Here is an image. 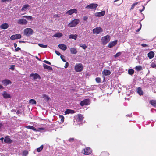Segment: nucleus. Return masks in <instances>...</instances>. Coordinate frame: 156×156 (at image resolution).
<instances>
[{
	"mask_svg": "<svg viewBox=\"0 0 156 156\" xmlns=\"http://www.w3.org/2000/svg\"><path fill=\"white\" fill-rule=\"evenodd\" d=\"M17 23L19 24L23 25H25L27 23V21L24 19L22 18L17 20Z\"/></svg>",
	"mask_w": 156,
	"mask_h": 156,
	"instance_id": "obj_8",
	"label": "nucleus"
},
{
	"mask_svg": "<svg viewBox=\"0 0 156 156\" xmlns=\"http://www.w3.org/2000/svg\"><path fill=\"white\" fill-rule=\"evenodd\" d=\"M14 47L15 48H16L17 46V44L16 43H15L14 44Z\"/></svg>",
	"mask_w": 156,
	"mask_h": 156,
	"instance_id": "obj_62",
	"label": "nucleus"
},
{
	"mask_svg": "<svg viewBox=\"0 0 156 156\" xmlns=\"http://www.w3.org/2000/svg\"><path fill=\"white\" fill-rule=\"evenodd\" d=\"M136 92L140 96L142 95L143 94V92L140 87H138L136 89Z\"/></svg>",
	"mask_w": 156,
	"mask_h": 156,
	"instance_id": "obj_19",
	"label": "nucleus"
},
{
	"mask_svg": "<svg viewBox=\"0 0 156 156\" xmlns=\"http://www.w3.org/2000/svg\"><path fill=\"white\" fill-rule=\"evenodd\" d=\"M115 0L114 2V4L116 6H119L123 2V0Z\"/></svg>",
	"mask_w": 156,
	"mask_h": 156,
	"instance_id": "obj_18",
	"label": "nucleus"
},
{
	"mask_svg": "<svg viewBox=\"0 0 156 156\" xmlns=\"http://www.w3.org/2000/svg\"><path fill=\"white\" fill-rule=\"evenodd\" d=\"M15 69V66L14 65H11L10 66V67L9 68V69H11L12 70H14Z\"/></svg>",
	"mask_w": 156,
	"mask_h": 156,
	"instance_id": "obj_49",
	"label": "nucleus"
},
{
	"mask_svg": "<svg viewBox=\"0 0 156 156\" xmlns=\"http://www.w3.org/2000/svg\"><path fill=\"white\" fill-rule=\"evenodd\" d=\"M43 98H44L45 101H47L49 100V98L48 96L44 94L43 95Z\"/></svg>",
	"mask_w": 156,
	"mask_h": 156,
	"instance_id": "obj_36",
	"label": "nucleus"
},
{
	"mask_svg": "<svg viewBox=\"0 0 156 156\" xmlns=\"http://www.w3.org/2000/svg\"><path fill=\"white\" fill-rule=\"evenodd\" d=\"M62 36V33L59 32L55 34L52 37H60Z\"/></svg>",
	"mask_w": 156,
	"mask_h": 156,
	"instance_id": "obj_29",
	"label": "nucleus"
},
{
	"mask_svg": "<svg viewBox=\"0 0 156 156\" xmlns=\"http://www.w3.org/2000/svg\"><path fill=\"white\" fill-rule=\"evenodd\" d=\"M20 50V48L19 47H18L17 48H16L15 49L16 51H17Z\"/></svg>",
	"mask_w": 156,
	"mask_h": 156,
	"instance_id": "obj_58",
	"label": "nucleus"
},
{
	"mask_svg": "<svg viewBox=\"0 0 156 156\" xmlns=\"http://www.w3.org/2000/svg\"><path fill=\"white\" fill-rule=\"evenodd\" d=\"M23 17L29 20H33V17L31 16H23Z\"/></svg>",
	"mask_w": 156,
	"mask_h": 156,
	"instance_id": "obj_33",
	"label": "nucleus"
},
{
	"mask_svg": "<svg viewBox=\"0 0 156 156\" xmlns=\"http://www.w3.org/2000/svg\"><path fill=\"white\" fill-rule=\"evenodd\" d=\"M44 147V146L43 145H41V146L37 149V151L39 152L42 151Z\"/></svg>",
	"mask_w": 156,
	"mask_h": 156,
	"instance_id": "obj_39",
	"label": "nucleus"
},
{
	"mask_svg": "<svg viewBox=\"0 0 156 156\" xmlns=\"http://www.w3.org/2000/svg\"><path fill=\"white\" fill-rule=\"evenodd\" d=\"M135 69L137 71H140L142 69V67L140 66H138L135 67Z\"/></svg>",
	"mask_w": 156,
	"mask_h": 156,
	"instance_id": "obj_40",
	"label": "nucleus"
},
{
	"mask_svg": "<svg viewBox=\"0 0 156 156\" xmlns=\"http://www.w3.org/2000/svg\"><path fill=\"white\" fill-rule=\"evenodd\" d=\"M93 33L95 34H98L103 31L102 29L100 27H96L93 30Z\"/></svg>",
	"mask_w": 156,
	"mask_h": 156,
	"instance_id": "obj_7",
	"label": "nucleus"
},
{
	"mask_svg": "<svg viewBox=\"0 0 156 156\" xmlns=\"http://www.w3.org/2000/svg\"><path fill=\"white\" fill-rule=\"evenodd\" d=\"M69 65V63L68 62H66V63L65 66H64V67L65 68H67L68 67Z\"/></svg>",
	"mask_w": 156,
	"mask_h": 156,
	"instance_id": "obj_53",
	"label": "nucleus"
},
{
	"mask_svg": "<svg viewBox=\"0 0 156 156\" xmlns=\"http://www.w3.org/2000/svg\"><path fill=\"white\" fill-rule=\"evenodd\" d=\"M71 53L73 54H76L77 52V51L76 48H72L70 49Z\"/></svg>",
	"mask_w": 156,
	"mask_h": 156,
	"instance_id": "obj_24",
	"label": "nucleus"
},
{
	"mask_svg": "<svg viewBox=\"0 0 156 156\" xmlns=\"http://www.w3.org/2000/svg\"><path fill=\"white\" fill-rule=\"evenodd\" d=\"M28 154V151L27 150L23 151L22 152L23 156H27Z\"/></svg>",
	"mask_w": 156,
	"mask_h": 156,
	"instance_id": "obj_35",
	"label": "nucleus"
},
{
	"mask_svg": "<svg viewBox=\"0 0 156 156\" xmlns=\"http://www.w3.org/2000/svg\"><path fill=\"white\" fill-rule=\"evenodd\" d=\"M105 11H102L100 12H96L95 13V16L96 17H100L104 16L105 14Z\"/></svg>",
	"mask_w": 156,
	"mask_h": 156,
	"instance_id": "obj_12",
	"label": "nucleus"
},
{
	"mask_svg": "<svg viewBox=\"0 0 156 156\" xmlns=\"http://www.w3.org/2000/svg\"><path fill=\"white\" fill-rule=\"evenodd\" d=\"M77 35L70 34L69 36V38L70 39H74L75 40H76L77 39Z\"/></svg>",
	"mask_w": 156,
	"mask_h": 156,
	"instance_id": "obj_30",
	"label": "nucleus"
},
{
	"mask_svg": "<svg viewBox=\"0 0 156 156\" xmlns=\"http://www.w3.org/2000/svg\"><path fill=\"white\" fill-rule=\"evenodd\" d=\"M74 69L76 72H80L83 70V67L81 63H77L75 65Z\"/></svg>",
	"mask_w": 156,
	"mask_h": 156,
	"instance_id": "obj_3",
	"label": "nucleus"
},
{
	"mask_svg": "<svg viewBox=\"0 0 156 156\" xmlns=\"http://www.w3.org/2000/svg\"><path fill=\"white\" fill-rule=\"evenodd\" d=\"M4 142L5 143L11 144L12 142V140L10 138L9 136H6L4 139Z\"/></svg>",
	"mask_w": 156,
	"mask_h": 156,
	"instance_id": "obj_11",
	"label": "nucleus"
},
{
	"mask_svg": "<svg viewBox=\"0 0 156 156\" xmlns=\"http://www.w3.org/2000/svg\"><path fill=\"white\" fill-rule=\"evenodd\" d=\"M84 117L83 116V115L80 114L78 115V119L80 122H81L83 120Z\"/></svg>",
	"mask_w": 156,
	"mask_h": 156,
	"instance_id": "obj_28",
	"label": "nucleus"
},
{
	"mask_svg": "<svg viewBox=\"0 0 156 156\" xmlns=\"http://www.w3.org/2000/svg\"><path fill=\"white\" fill-rule=\"evenodd\" d=\"M147 55L148 57L149 58L151 59L154 57V53L153 51H151L148 53Z\"/></svg>",
	"mask_w": 156,
	"mask_h": 156,
	"instance_id": "obj_27",
	"label": "nucleus"
},
{
	"mask_svg": "<svg viewBox=\"0 0 156 156\" xmlns=\"http://www.w3.org/2000/svg\"><path fill=\"white\" fill-rule=\"evenodd\" d=\"M43 67H44V68L45 69H48V70L51 71V70H52L53 69L52 67H51L49 66H48L47 65H46V64H43Z\"/></svg>",
	"mask_w": 156,
	"mask_h": 156,
	"instance_id": "obj_26",
	"label": "nucleus"
},
{
	"mask_svg": "<svg viewBox=\"0 0 156 156\" xmlns=\"http://www.w3.org/2000/svg\"><path fill=\"white\" fill-rule=\"evenodd\" d=\"M38 45L40 47L43 48H47V45H43V44H39Z\"/></svg>",
	"mask_w": 156,
	"mask_h": 156,
	"instance_id": "obj_42",
	"label": "nucleus"
},
{
	"mask_svg": "<svg viewBox=\"0 0 156 156\" xmlns=\"http://www.w3.org/2000/svg\"><path fill=\"white\" fill-rule=\"evenodd\" d=\"M141 46L143 47H149L148 45L145 44H142Z\"/></svg>",
	"mask_w": 156,
	"mask_h": 156,
	"instance_id": "obj_50",
	"label": "nucleus"
},
{
	"mask_svg": "<svg viewBox=\"0 0 156 156\" xmlns=\"http://www.w3.org/2000/svg\"><path fill=\"white\" fill-rule=\"evenodd\" d=\"M79 46L80 47H82L83 49H84L87 48V46L85 44H80Z\"/></svg>",
	"mask_w": 156,
	"mask_h": 156,
	"instance_id": "obj_43",
	"label": "nucleus"
},
{
	"mask_svg": "<svg viewBox=\"0 0 156 156\" xmlns=\"http://www.w3.org/2000/svg\"><path fill=\"white\" fill-rule=\"evenodd\" d=\"M74 140V138H71L69 139V141L72 142H73Z\"/></svg>",
	"mask_w": 156,
	"mask_h": 156,
	"instance_id": "obj_52",
	"label": "nucleus"
},
{
	"mask_svg": "<svg viewBox=\"0 0 156 156\" xmlns=\"http://www.w3.org/2000/svg\"><path fill=\"white\" fill-rule=\"evenodd\" d=\"M126 116H129V117H131L132 116V114H128L127 115H126Z\"/></svg>",
	"mask_w": 156,
	"mask_h": 156,
	"instance_id": "obj_63",
	"label": "nucleus"
},
{
	"mask_svg": "<svg viewBox=\"0 0 156 156\" xmlns=\"http://www.w3.org/2000/svg\"><path fill=\"white\" fill-rule=\"evenodd\" d=\"M145 9V7L144 6H143V9H140L139 11L140 12H142Z\"/></svg>",
	"mask_w": 156,
	"mask_h": 156,
	"instance_id": "obj_55",
	"label": "nucleus"
},
{
	"mask_svg": "<svg viewBox=\"0 0 156 156\" xmlns=\"http://www.w3.org/2000/svg\"><path fill=\"white\" fill-rule=\"evenodd\" d=\"M2 83L5 86H7L12 83L11 81L8 79H5L2 80Z\"/></svg>",
	"mask_w": 156,
	"mask_h": 156,
	"instance_id": "obj_14",
	"label": "nucleus"
},
{
	"mask_svg": "<svg viewBox=\"0 0 156 156\" xmlns=\"http://www.w3.org/2000/svg\"><path fill=\"white\" fill-rule=\"evenodd\" d=\"M4 139V138L3 137H1L0 138V140H1L2 143L3 142V140Z\"/></svg>",
	"mask_w": 156,
	"mask_h": 156,
	"instance_id": "obj_59",
	"label": "nucleus"
},
{
	"mask_svg": "<svg viewBox=\"0 0 156 156\" xmlns=\"http://www.w3.org/2000/svg\"><path fill=\"white\" fill-rule=\"evenodd\" d=\"M104 153L108 156L109 155V154L107 152H104Z\"/></svg>",
	"mask_w": 156,
	"mask_h": 156,
	"instance_id": "obj_61",
	"label": "nucleus"
},
{
	"mask_svg": "<svg viewBox=\"0 0 156 156\" xmlns=\"http://www.w3.org/2000/svg\"><path fill=\"white\" fill-rule=\"evenodd\" d=\"M150 103L154 107H156V100H152L150 101Z\"/></svg>",
	"mask_w": 156,
	"mask_h": 156,
	"instance_id": "obj_31",
	"label": "nucleus"
},
{
	"mask_svg": "<svg viewBox=\"0 0 156 156\" xmlns=\"http://www.w3.org/2000/svg\"><path fill=\"white\" fill-rule=\"evenodd\" d=\"M134 72V70L133 69H129L128 70V74L129 75H133Z\"/></svg>",
	"mask_w": 156,
	"mask_h": 156,
	"instance_id": "obj_38",
	"label": "nucleus"
},
{
	"mask_svg": "<svg viewBox=\"0 0 156 156\" xmlns=\"http://www.w3.org/2000/svg\"><path fill=\"white\" fill-rule=\"evenodd\" d=\"M90 100L88 99H86L81 101L80 104L81 106H83L84 105H90Z\"/></svg>",
	"mask_w": 156,
	"mask_h": 156,
	"instance_id": "obj_5",
	"label": "nucleus"
},
{
	"mask_svg": "<svg viewBox=\"0 0 156 156\" xmlns=\"http://www.w3.org/2000/svg\"><path fill=\"white\" fill-rule=\"evenodd\" d=\"M12 0H2V2H10Z\"/></svg>",
	"mask_w": 156,
	"mask_h": 156,
	"instance_id": "obj_57",
	"label": "nucleus"
},
{
	"mask_svg": "<svg viewBox=\"0 0 156 156\" xmlns=\"http://www.w3.org/2000/svg\"><path fill=\"white\" fill-rule=\"evenodd\" d=\"M2 126H3V124L1 123H0V129H1V128L2 127Z\"/></svg>",
	"mask_w": 156,
	"mask_h": 156,
	"instance_id": "obj_64",
	"label": "nucleus"
},
{
	"mask_svg": "<svg viewBox=\"0 0 156 156\" xmlns=\"http://www.w3.org/2000/svg\"><path fill=\"white\" fill-rule=\"evenodd\" d=\"M30 77H33V79L34 80L38 78H40V76L37 73L31 74L30 75Z\"/></svg>",
	"mask_w": 156,
	"mask_h": 156,
	"instance_id": "obj_16",
	"label": "nucleus"
},
{
	"mask_svg": "<svg viewBox=\"0 0 156 156\" xmlns=\"http://www.w3.org/2000/svg\"><path fill=\"white\" fill-rule=\"evenodd\" d=\"M98 5L97 4L91 3L90 4L85 7L86 9H93L95 10Z\"/></svg>",
	"mask_w": 156,
	"mask_h": 156,
	"instance_id": "obj_6",
	"label": "nucleus"
},
{
	"mask_svg": "<svg viewBox=\"0 0 156 156\" xmlns=\"http://www.w3.org/2000/svg\"><path fill=\"white\" fill-rule=\"evenodd\" d=\"M55 51V52L56 54L57 55H58V56H59V55H61V54H60V52H59L58 51H56V50Z\"/></svg>",
	"mask_w": 156,
	"mask_h": 156,
	"instance_id": "obj_54",
	"label": "nucleus"
},
{
	"mask_svg": "<svg viewBox=\"0 0 156 156\" xmlns=\"http://www.w3.org/2000/svg\"><path fill=\"white\" fill-rule=\"evenodd\" d=\"M3 97L6 99L9 98L11 97L10 94L7 93L6 92L4 91L2 94Z\"/></svg>",
	"mask_w": 156,
	"mask_h": 156,
	"instance_id": "obj_17",
	"label": "nucleus"
},
{
	"mask_svg": "<svg viewBox=\"0 0 156 156\" xmlns=\"http://www.w3.org/2000/svg\"><path fill=\"white\" fill-rule=\"evenodd\" d=\"M16 113L17 114H19L20 113V111L18 110L17 111Z\"/></svg>",
	"mask_w": 156,
	"mask_h": 156,
	"instance_id": "obj_60",
	"label": "nucleus"
},
{
	"mask_svg": "<svg viewBox=\"0 0 156 156\" xmlns=\"http://www.w3.org/2000/svg\"><path fill=\"white\" fill-rule=\"evenodd\" d=\"M60 57L61 58L62 60L64 62H66V61L65 60V59L64 58V56L62 55H61Z\"/></svg>",
	"mask_w": 156,
	"mask_h": 156,
	"instance_id": "obj_48",
	"label": "nucleus"
},
{
	"mask_svg": "<svg viewBox=\"0 0 156 156\" xmlns=\"http://www.w3.org/2000/svg\"><path fill=\"white\" fill-rule=\"evenodd\" d=\"M95 80L96 82L98 83H100L101 82V79L99 77H97Z\"/></svg>",
	"mask_w": 156,
	"mask_h": 156,
	"instance_id": "obj_41",
	"label": "nucleus"
},
{
	"mask_svg": "<svg viewBox=\"0 0 156 156\" xmlns=\"http://www.w3.org/2000/svg\"><path fill=\"white\" fill-rule=\"evenodd\" d=\"M30 7V5L28 4L24 5L21 9V11L22 12L25 11L27 10L28 8Z\"/></svg>",
	"mask_w": 156,
	"mask_h": 156,
	"instance_id": "obj_20",
	"label": "nucleus"
},
{
	"mask_svg": "<svg viewBox=\"0 0 156 156\" xmlns=\"http://www.w3.org/2000/svg\"><path fill=\"white\" fill-rule=\"evenodd\" d=\"M110 37L109 35H106L102 37L101 40L103 44H105L110 41Z\"/></svg>",
	"mask_w": 156,
	"mask_h": 156,
	"instance_id": "obj_4",
	"label": "nucleus"
},
{
	"mask_svg": "<svg viewBox=\"0 0 156 156\" xmlns=\"http://www.w3.org/2000/svg\"><path fill=\"white\" fill-rule=\"evenodd\" d=\"M117 42V40L110 42L108 44V47L110 48L113 47L116 44Z\"/></svg>",
	"mask_w": 156,
	"mask_h": 156,
	"instance_id": "obj_15",
	"label": "nucleus"
},
{
	"mask_svg": "<svg viewBox=\"0 0 156 156\" xmlns=\"http://www.w3.org/2000/svg\"><path fill=\"white\" fill-rule=\"evenodd\" d=\"M75 112V111L69 109H67L65 112V113L66 115L69 114V113L73 114Z\"/></svg>",
	"mask_w": 156,
	"mask_h": 156,
	"instance_id": "obj_25",
	"label": "nucleus"
},
{
	"mask_svg": "<svg viewBox=\"0 0 156 156\" xmlns=\"http://www.w3.org/2000/svg\"><path fill=\"white\" fill-rule=\"evenodd\" d=\"M121 53L120 52H118V53H117L115 55H114V56L115 58L117 57L120 56L121 55Z\"/></svg>",
	"mask_w": 156,
	"mask_h": 156,
	"instance_id": "obj_45",
	"label": "nucleus"
},
{
	"mask_svg": "<svg viewBox=\"0 0 156 156\" xmlns=\"http://www.w3.org/2000/svg\"><path fill=\"white\" fill-rule=\"evenodd\" d=\"M21 37V34H18L12 35L10 37V39L13 40L15 39H20Z\"/></svg>",
	"mask_w": 156,
	"mask_h": 156,
	"instance_id": "obj_9",
	"label": "nucleus"
},
{
	"mask_svg": "<svg viewBox=\"0 0 156 156\" xmlns=\"http://www.w3.org/2000/svg\"><path fill=\"white\" fill-rule=\"evenodd\" d=\"M138 2H136V3L133 4L131 6V9H134V8L135 6L136 5H137L138 4Z\"/></svg>",
	"mask_w": 156,
	"mask_h": 156,
	"instance_id": "obj_44",
	"label": "nucleus"
},
{
	"mask_svg": "<svg viewBox=\"0 0 156 156\" xmlns=\"http://www.w3.org/2000/svg\"><path fill=\"white\" fill-rule=\"evenodd\" d=\"M29 103L32 105L36 104V101L33 99H31L29 101Z\"/></svg>",
	"mask_w": 156,
	"mask_h": 156,
	"instance_id": "obj_34",
	"label": "nucleus"
},
{
	"mask_svg": "<svg viewBox=\"0 0 156 156\" xmlns=\"http://www.w3.org/2000/svg\"><path fill=\"white\" fill-rule=\"evenodd\" d=\"M88 19V17L86 16H84L83 18V20L84 21H86Z\"/></svg>",
	"mask_w": 156,
	"mask_h": 156,
	"instance_id": "obj_56",
	"label": "nucleus"
},
{
	"mask_svg": "<svg viewBox=\"0 0 156 156\" xmlns=\"http://www.w3.org/2000/svg\"><path fill=\"white\" fill-rule=\"evenodd\" d=\"M33 33V30L30 28H27L24 30V35L29 36L32 35Z\"/></svg>",
	"mask_w": 156,
	"mask_h": 156,
	"instance_id": "obj_2",
	"label": "nucleus"
},
{
	"mask_svg": "<svg viewBox=\"0 0 156 156\" xmlns=\"http://www.w3.org/2000/svg\"><path fill=\"white\" fill-rule=\"evenodd\" d=\"M26 128L27 129H32L34 131H36V128L33 126H26Z\"/></svg>",
	"mask_w": 156,
	"mask_h": 156,
	"instance_id": "obj_32",
	"label": "nucleus"
},
{
	"mask_svg": "<svg viewBox=\"0 0 156 156\" xmlns=\"http://www.w3.org/2000/svg\"><path fill=\"white\" fill-rule=\"evenodd\" d=\"M83 152L84 154L87 155L91 153V150L90 148L87 147L83 150Z\"/></svg>",
	"mask_w": 156,
	"mask_h": 156,
	"instance_id": "obj_10",
	"label": "nucleus"
},
{
	"mask_svg": "<svg viewBox=\"0 0 156 156\" xmlns=\"http://www.w3.org/2000/svg\"><path fill=\"white\" fill-rule=\"evenodd\" d=\"M9 27V25L7 23L2 24L0 26V28L3 29H7Z\"/></svg>",
	"mask_w": 156,
	"mask_h": 156,
	"instance_id": "obj_23",
	"label": "nucleus"
},
{
	"mask_svg": "<svg viewBox=\"0 0 156 156\" xmlns=\"http://www.w3.org/2000/svg\"><path fill=\"white\" fill-rule=\"evenodd\" d=\"M59 119H60V123H61L63 122L64 119V118L63 116L62 115H59Z\"/></svg>",
	"mask_w": 156,
	"mask_h": 156,
	"instance_id": "obj_37",
	"label": "nucleus"
},
{
	"mask_svg": "<svg viewBox=\"0 0 156 156\" xmlns=\"http://www.w3.org/2000/svg\"><path fill=\"white\" fill-rule=\"evenodd\" d=\"M80 22L79 19H75L72 20L69 24L68 26L71 27H76Z\"/></svg>",
	"mask_w": 156,
	"mask_h": 156,
	"instance_id": "obj_1",
	"label": "nucleus"
},
{
	"mask_svg": "<svg viewBox=\"0 0 156 156\" xmlns=\"http://www.w3.org/2000/svg\"><path fill=\"white\" fill-rule=\"evenodd\" d=\"M151 67L153 68H156V64L153 62H152L151 65Z\"/></svg>",
	"mask_w": 156,
	"mask_h": 156,
	"instance_id": "obj_46",
	"label": "nucleus"
},
{
	"mask_svg": "<svg viewBox=\"0 0 156 156\" xmlns=\"http://www.w3.org/2000/svg\"><path fill=\"white\" fill-rule=\"evenodd\" d=\"M102 73L103 75L107 76L110 75L111 72L109 70L105 69L103 71Z\"/></svg>",
	"mask_w": 156,
	"mask_h": 156,
	"instance_id": "obj_22",
	"label": "nucleus"
},
{
	"mask_svg": "<svg viewBox=\"0 0 156 156\" xmlns=\"http://www.w3.org/2000/svg\"><path fill=\"white\" fill-rule=\"evenodd\" d=\"M43 62L46 64H49V65H51V63L49 62V61H47V60H44L43 61Z\"/></svg>",
	"mask_w": 156,
	"mask_h": 156,
	"instance_id": "obj_51",
	"label": "nucleus"
},
{
	"mask_svg": "<svg viewBox=\"0 0 156 156\" xmlns=\"http://www.w3.org/2000/svg\"><path fill=\"white\" fill-rule=\"evenodd\" d=\"M77 12V10L76 9H71L67 11L66 13L69 15H71L73 13H76Z\"/></svg>",
	"mask_w": 156,
	"mask_h": 156,
	"instance_id": "obj_13",
	"label": "nucleus"
},
{
	"mask_svg": "<svg viewBox=\"0 0 156 156\" xmlns=\"http://www.w3.org/2000/svg\"><path fill=\"white\" fill-rule=\"evenodd\" d=\"M58 46L60 49H62V50H63V51H65V50H66L67 49L66 46L64 44H59L58 45Z\"/></svg>",
	"mask_w": 156,
	"mask_h": 156,
	"instance_id": "obj_21",
	"label": "nucleus"
},
{
	"mask_svg": "<svg viewBox=\"0 0 156 156\" xmlns=\"http://www.w3.org/2000/svg\"><path fill=\"white\" fill-rule=\"evenodd\" d=\"M151 112L152 113H155L156 112V109H154L153 108H152L151 109Z\"/></svg>",
	"mask_w": 156,
	"mask_h": 156,
	"instance_id": "obj_47",
	"label": "nucleus"
}]
</instances>
